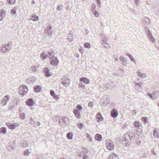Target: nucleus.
I'll list each match as a JSON object with an SVG mask.
<instances>
[{
	"label": "nucleus",
	"instance_id": "obj_19",
	"mask_svg": "<svg viewBox=\"0 0 159 159\" xmlns=\"http://www.w3.org/2000/svg\"><path fill=\"white\" fill-rule=\"evenodd\" d=\"M44 71L46 76L49 77L52 75V73L49 71L48 68H44Z\"/></svg>",
	"mask_w": 159,
	"mask_h": 159
},
{
	"label": "nucleus",
	"instance_id": "obj_1",
	"mask_svg": "<svg viewBox=\"0 0 159 159\" xmlns=\"http://www.w3.org/2000/svg\"><path fill=\"white\" fill-rule=\"evenodd\" d=\"M137 134L132 132L130 134H125L123 136L122 143L126 146H128L130 145V142L135 139Z\"/></svg>",
	"mask_w": 159,
	"mask_h": 159
},
{
	"label": "nucleus",
	"instance_id": "obj_2",
	"mask_svg": "<svg viewBox=\"0 0 159 159\" xmlns=\"http://www.w3.org/2000/svg\"><path fill=\"white\" fill-rule=\"evenodd\" d=\"M1 49L2 50V53H6L9 52V51L11 49V46L10 45V42H9L8 44H4L2 45Z\"/></svg>",
	"mask_w": 159,
	"mask_h": 159
},
{
	"label": "nucleus",
	"instance_id": "obj_22",
	"mask_svg": "<svg viewBox=\"0 0 159 159\" xmlns=\"http://www.w3.org/2000/svg\"><path fill=\"white\" fill-rule=\"evenodd\" d=\"M39 19V17L34 14H33L31 16V19L34 21H37Z\"/></svg>",
	"mask_w": 159,
	"mask_h": 159
},
{
	"label": "nucleus",
	"instance_id": "obj_32",
	"mask_svg": "<svg viewBox=\"0 0 159 159\" xmlns=\"http://www.w3.org/2000/svg\"><path fill=\"white\" fill-rule=\"evenodd\" d=\"M101 43L103 46L105 48H108L110 47L109 45L107 43V42H102Z\"/></svg>",
	"mask_w": 159,
	"mask_h": 159
},
{
	"label": "nucleus",
	"instance_id": "obj_43",
	"mask_svg": "<svg viewBox=\"0 0 159 159\" xmlns=\"http://www.w3.org/2000/svg\"><path fill=\"white\" fill-rule=\"evenodd\" d=\"M30 153V152H29V150L28 149L24 151V155L25 156H28L29 155V153Z\"/></svg>",
	"mask_w": 159,
	"mask_h": 159
},
{
	"label": "nucleus",
	"instance_id": "obj_47",
	"mask_svg": "<svg viewBox=\"0 0 159 159\" xmlns=\"http://www.w3.org/2000/svg\"><path fill=\"white\" fill-rule=\"evenodd\" d=\"M29 121L30 123L33 125H34L35 123L34 120L31 117Z\"/></svg>",
	"mask_w": 159,
	"mask_h": 159
},
{
	"label": "nucleus",
	"instance_id": "obj_9",
	"mask_svg": "<svg viewBox=\"0 0 159 159\" xmlns=\"http://www.w3.org/2000/svg\"><path fill=\"white\" fill-rule=\"evenodd\" d=\"M106 143V146L108 150H111L114 149V144L112 141L110 140L109 141H107Z\"/></svg>",
	"mask_w": 159,
	"mask_h": 159
},
{
	"label": "nucleus",
	"instance_id": "obj_40",
	"mask_svg": "<svg viewBox=\"0 0 159 159\" xmlns=\"http://www.w3.org/2000/svg\"><path fill=\"white\" fill-rule=\"evenodd\" d=\"M127 56L130 58L132 61L134 62V63H135L134 58L129 53H127Z\"/></svg>",
	"mask_w": 159,
	"mask_h": 159
},
{
	"label": "nucleus",
	"instance_id": "obj_50",
	"mask_svg": "<svg viewBox=\"0 0 159 159\" xmlns=\"http://www.w3.org/2000/svg\"><path fill=\"white\" fill-rule=\"evenodd\" d=\"M145 21L146 22L147 24L148 25L150 22V20L149 18H146L145 20Z\"/></svg>",
	"mask_w": 159,
	"mask_h": 159
},
{
	"label": "nucleus",
	"instance_id": "obj_36",
	"mask_svg": "<svg viewBox=\"0 0 159 159\" xmlns=\"http://www.w3.org/2000/svg\"><path fill=\"white\" fill-rule=\"evenodd\" d=\"M72 135L73 134L72 133H68L67 134V137L68 139L71 140L72 139Z\"/></svg>",
	"mask_w": 159,
	"mask_h": 159
},
{
	"label": "nucleus",
	"instance_id": "obj_46",
	"mask_svg": "<svg viewBox=\"0 0 159 159\" xmlns=\"http://www.w3.org/2000/svg\"><path fill=\"white\" fill-rule=\"evenodd\" d=\"M7 1L9 4H13L15 3V0H7Z\"/></svg>",
	"mask_w": 159,
	"mask_h": 159
},
{
	"label": "nucleus",
	"instance_id": "obj_55",
	"mask_svg": "<svg viewBox=\"0 0 159 159\" xmlns=\"http://www.w3.org/2000/svg\"><path fill=\"white\" fill-rule=\"evenodd\" d=\"M151 153L152 154H154V155H156V153L155 152L154 149L152 150L151 151Z\"/></svg>",
	"mask_w": 159,
	"mask_h": 159
},
{
	"label": "nucleus",
	"instance_id": "obj_51",
	"mask_svg": "<svg viewBox=\"0 0 159 159\" xmlns=\"http://www.w3.org/2000/svg\"><path fill=\"white\" fill-rule=\"evenodd\" d=\"M89 107H92L93 106V103L92 102H90L88 104Z\"/></svg>",
	"mask_w": 159,
	"mask_h": 159
},
{
	"label": "nucleus",
	"instance_id": "obj_39",
	"mask_svg": "<svg viewBox=\"0 0 159 159\" xmlns=\"http://www.w3.org/2000/svg\"><path fill=\"white\" fill-rule=\"evenodd\" d=\"M6 132V129L5 127H2L0 129V133L5 134Z\"/></svg>",
	"mask_w": 159,
	"mask_h": 159
},
{
	"label": "nucleus",
	"instance_id": "obj_53",
	"mask_svg": "<svg viewBox=\"0 0 159 159\" xmlns=\"http://www.w3.org/2000/svg\"><path fill=\"white\" fill-rule=\"evenodd\" d=\"M89 156L86 155H84L83 157L84 159H89Z\"/></svg>",
	"mask_w": 159,
	"mask_h": 159
},
{
	"label": "nucleus",
	"instance_id": "obj_6",
	"mask_svg": "<svg viewBox=\"0 0 159 159\" xmlns=\"http://www.w3.org/2000/svg\"><path fill=\"white\" fill-rule=\"evenodd\" d=\"M109 101L110 98L109 97L106 98L105 96L100 101V104L102 106H106L109 103Z\"/></svg>",
	"mask_w": 159,
	"mask_h": 159
},
{
	"label": "nucleus",
	"instance_id": "obj_41",
	"mask_svg": "<svg viewBox=\"0 0 159 159\" xmlns=\"http://www.w3.org/2000/svg\"><path fill=\"white\" fill-rule=\"evenodd\" d=\"M137 113V111L135 110H133L132 111H130L129 112V113L130 114L132 115V116H134Z\"/></svg>",
	"mask_w": 159,
	"mask_h": 159
},
{
	"label": "nucleus",
	"instance_id": "obj_5",
	"mask_svg": "<svg viewBox=\"0 0 159 159\" xmlns=\"http://www.w3.org/2000/svg\"><path fill=\"white\" fill-rule=\"evenodd\" d=\"M49 58L50 59V63L51 65L54 66L58 65L59 61L56 57H49Z\"/></svg>",
	"mask_w": 159,
	"mask_h": 159
},
{
	"label": "nucleus",
	"instance_id": "obj_26",
	"mask_svg": "<svg viewBox=\"0 0 159 159\" xmlns=\"http://www.w3.org/2000/svg\"><path fill=\"white\" fill-rule=\"evenodd\" d=\"M147 95H148L150 98L152 100H153L154 99L156 98V96L155 93H153L152 94H151L150 93H147Z\"/></svg>",
	"mask_w": 159,
	"mask_h": 159
},
{
	"label": "nucleus",
	"instance_id": "obj_49",
	"mask_svg": "<svg viewBox=\"0 0 159 159\" xmlns=\"http://www.w3.org/2000/svg\"><path fill=\"white\" fill-rule=\"evenodd\" d=\"M78 126L80 129H81L83 127V125L82 124L80 123L78 124Z\"/></svg>",
	"mask_w": 159,
	"mask_h": 159
},
{
	"label": "nucleus",
	"instance_id": "obj_18",
	"mask_svg": "<svg viewBox=\"0 0 159 159\" xmlns=\"http://www.w3.org/2000/svg\"><path fill=\"white\" fill-rule=\"evenodd\" d=\"M48 56L47 54H46L44 52L40 54V58L43 61H44L45 59L48 58Z\"/></svg>",
	"mask_w": 159,
	"mask_h": 159
},
{
	"label": "nucleus",
	"instance_id": "obj_7",
	"mask_svg": "<svg viewBox=\"0 0 159 159\" xmlns=\"http://www.w3.org/2000/svg\"><path fill=\"white\" fill-rule=\"evenodd\" d=\"M70 80L67 79L66 77H64L61 79V81L62 84L66 87H68L70 85Z\"/></svg>",
	"mask_w": 159,
	"mask_h": 159
},
{
	"label": "nucleus",
	"instance_id": "obj_11",
	"mask_svg": "<svg viewBox=\"0 0 159 159\" xmlns=\"http://www.w3.org/2000/svg\"><path fill=\"white\" fill-rule=\"evenodd\" d=\"M7 125L10 129L13 130L15 129L16 127L19 126V124L17 123L12 124L10 123H7Z\"/></svg>",
	"mask_w": 159,
	"mask_h": 159
},
{
	"label": "nucleus",
	"instance_id": "obj_10",
	"mask_svg": "<svg viewBox=\"0 0 159 159\" xmlns=\"http://www.w3.org/2000/svg\"><path fill=\"white\" fill-rule=\"evenodd\" d=\"M142 85H143V84L141 83H138L136 82L135 83V88L137 91L141 92L142 91L143 89L142 86Z\"/></svg>",
	"mask_w": 159,
	"mask_h": 159
},
{
	"label": "nucleus",
	"instance_id": "obj_27",
	"mask_svg": "<svg viewBox=\"0 0 159 159\" xmlns=\"http://www.w3.org/2000/svg\"><path fill=\"white\" fill-rule=\"evenodd\" d=\"M137 75L139 76L142 78H144L146 76V75L145 74L139 71L137 72Z\"/></svg>",
	"mask_w": 159,
	"mask_h": 159
},
{
	"label": "nucleus",
	"instance_id": "obj_4",
	"mask_svg": "<svg viewBox=\"0 0 159 159\" xmlns=\"http://www.w3.org/2000/svg\"><path fill=\"white\" fill-rule=\"evenodd\" d=\"M19 90L20 94L24 96L27 93L28 89L26 85H22L19 87Z\"/></svg>",
	"mask_w": 159,
	"mask_h": 159
},
{
	"label": "nucleus",
	"instance_id": "obj_33",
	"mask_svg": "<svg viewBox=\"0 0 159 159\" xmlns=\"http://www.w3.org/2000/svg\"><path fill=\"white\" fill-rule=\"evenodd\" d=\"M48 54L49 55L48 57L49 58V57H54L55 53L53 51H48Z\"/></svg>",
	"mask_w": 159,
	"mask_h": 159
},
{
	"label": "nucleus",
	"instance_id": "obj_28",
	"mask_svg": "<svg viewBox=\"0 0 159 159\" xmlns=\"http://www.w3.org/2000/svg\"><path fill=\"white\" fill-rule=\"evenodd\" d=\"M5 11H0V20L2 19L3 17L5 16Z\"/></svg>",
	"mask_w": 159,
	"mask_h": 159
},
{
	"label": "nucleus",
	"instance_id": "obj_38",
	"mask_svg": "<svg viewBox=\"0 0 159 159\" xmlns=\"http://www.w3.org/2000/svg\"><path fill=\"white\" fill-rule=\"evenodd\" d=\"M20 117L23 120L25 118V114L24 113H21L19 114Z\"/></svg>",
	"mask_w": 159,
	"mask_h": 159
},
{
	"label": "nucleus",
	"instance_id": "obj_8",
	"mask_svg": "<svg viewBox=\"0 0 159 159\" xmlns=\"http://www.w3.org/2000/svg\"><path fill=\"white\" fill-rule=\"evenodd\" d=\"M44 31L45 33L48 34V36L51 37L52 32V26L50 25L48 26V27L45 29Z\"/></svg>",
	"mask_w": 159,
	"mask_h": 159
},
{
	"label": "nucleus",
	"instance_id": "obj_42",
	"mask_svg": "<svg viewBox=\"0 0 159 159\" xmlns=\"http://www.w3.org/2000/svg\"><path fill=\"white\" fill-rule=\"evenodd\" d=\"M17 8L18 7H14L11 10V13L12 14H15L16 11V9H17Z\"/></svg>",
	"mask_w": 159,
	"mask_h": 159
},
{
	"label": "nucleus",
	"instance_id": "obj_56",
	"mask_svg": "<svg viewBox=\"0 0 159 159\" xmlns=\"http://www.w3.org/2000/svg\"><path fill=\"white\" fill-rule=\"evenodd\" d=\"M37 68V67L36 66H35L34 67V70L36 71V68Z\"/></svg>",
	"mask_w": 159,
	"mask_h": 159
},
{
	"label": "nucleus",
	"instance_id": "obj_37",
	"mask_svg": "<svg viewBox=\"0 0 159 159\" xmlns=\"http://www.w3.org/2000/svg\"><path fill=\"white\" fill-rule=\"evenodd\" d=\"M96 6L95 4H93L91 7V10L92 11V12H94L95 11H96Z\"/></svg>",
	"mask_w": 159,
	"mask_h": 159
},
{
	"label": "nucleus",
	"instance_id": "obj_17",
	"mask_svg": "<svg viewBox=\"0 0 159 159\" xmlns=\"http://www.w3.org/2000/svg\"><path fill=\"white\" fill-rule=\"evenodd\" d=\"M108 159H119V158L118 156L116 154L112 153L110 154Z\"/></svg>",
	"mask_w": 159,
	"mask_h": 159
},
{
	"label": "nucleus",
	"instance_id": "obj_45",
	"mask_svg": "<svg viewBox=\"0 0 159 159\" xmlns=\"http://www.w3.org/2000/svg\"><path fill=\"white\" fill-rule=\"evenodd\" d=\"M92 13L96 17H98L99 16V13L96 11H95L94 12H93Z\"/></svg>",
	"mask_w": 159,
	"mask_h": 159
},
{
	"label": "nucleus",
	"instance_id": "obj_23",
	"mask_svg": "<svg viewBox=\"0 0 159 159\" xmlns=\"http://www.w3.org/2000/svg\"><path fill=\"white\" fill-rule=\"evenodd\" d=\"M50 93L51 95L52 96L53 98L56 99H58V96L56 95L54 92L52 90H50Z\"/></svg>",
	"mask_w": 159,
	"mask_h": 159
},
{
	"label": "nucleus",
	"instance_id": "obj_21",
	"mask_svg": "<svg viewBox=\"0 0 159 159\" xmlns=\"http://www.w3.org/2000/svg\"><path fill=\"white\" fill-rule=\"evenodd\" d=\"M119 59L120 61L121 62V64L123 65H125L126 64V61L124 57L122 56H121L119 58Z\"/></svg>",
	"mask_w": 159,
	"mask_h": 159
},
{
	"label": "nucleus",
	"instance_id": "obj_3",
	"mask_svg": "<svg viewBox=\"0 0 159 159\" xmlns=\"http://www.w3.org/2000/svg\"><path fill=\"white\" fill-rule=\"evenodd\" d=\"M80 83L79 84V86L82 89H84L85 86L83 84H89L90 82L89 80L86 77H82L80 78Z\"/></svg>",
	"mask_w": 159,
	"mask_h": 159
},
{
	"label": "nucleus",
	"instance_id": "obj_48",
	"mask_svg": "<svg viewBox=\"0 0 159 159\" xmlns=\"http://www.w3.org/2000/svg\"><path fill=\"white\" fill-rule=\"evenodd\" d=\"M84 46L85 47L88 48H90V45L89 43H85L84 44Z\"/></svg>",
	"mask_w": 159,
	"mask_h": 159
},
{
	"label": "nucleus",
	"instance_id": "obj_57",
	"mask_svg": "<svg viewBox=\"0 0 159 159\" xmlns=\"http://www.w3.org/2000/svg\"><path fill=\"white\" fill-rule=\"evenodd\" d=\"M37 125H40V123L39 122H37Z\"/></svg>",
	"mask_w": 159,
	"mask_h": 159
},
{
	"label": "nucleus",
	"instance_id": "obj_20",
	"mask_svg": "<svg viewBox=\"0 0 159 159\" xmlns=\"http://www.w3.org/2000/svg\"><path fill=\"white\" fill-rule=\"evenodd\" d=\"M73 112L75 114V117L78 119L80 117V112L77 111L76 110H73Z\"/></svg>",
	"mask_w": 159,
	"mask_h": 159
},
{
	"label": "nucleus",
	"instance_id": "obj_25",
	"mask_svg": "<svg viewBox=\"0 0 159 159\" xmlns=\"http://www.w3.org/2000/svg\"><path fill=\"white\" fill-rule=\"evenodd\" d=\"M148 37L150 40L151 41L152 43L155 42V39L152 35V34L150 33L148 34Z\"/></svg>",
	"mask_w": 159,
	"mask_h": 159
},
{
	"label": "nucleus",
	"instance_id": "obj_14",
	"mask_svg": "<svg viewBox=\"0 0 159 159\" xmlns=\"http://www.w3.org/2000/svg\"><path fill=\"white\" fill-rule=\"evenodd\" d=\"M134 127L133 129L135 128V130L138 129V128L139 129L140 127H142V123L139 121H136L134 123Z\"/></svg>",
	"mask_w": 159,
	"mask_h": 159
},
{
	"label": "nucleus",
	"instance_id": "obj_35",
	"mask_svg": "<svg viewBox=\"0 0 159 159\" xmlns=\"http://www.w3.org/2000/svg\"><path fill=\"white\" fill-rule=\"evenodd\" d=\"M102 39L101 40V43L107 42L108 40L107 37L103 36L102 37Z\"/></svg>",
	"mask_w": 159,
	"mask_h": 159
},
{
	"label": "nucleus",
	"instance_id": "obj_58",
	"mask_svg": "<svg viewBox=\"0 0 159 159\" xmlns=\"http://www.w3.org/2000/svg\"><path fill=\"white\" fill-rule=\"evenodd\" d=\"M32 4H34L35 3V1H32L31 2Z\"/></svg>",
	"mask_w": 159,
	"mask_h": 159
},
{
	"label": "nucleus",
	"instance_id": "obj_30",
	"mask_svg": "<svg viewBox=\"0 0 159 159\" xmlns=\"http://www.w3.org/2000/svg\"><path fill=\"white\" fill-rule=\"evenodd\" d=\"M76 108H75L74 110H76L77 111L80 112L81 111L82 109V107L80 105H77L76 107Z\"/></svg>",
	"mask_w": 159,
	"mask_h": 159
},
{
	"label": "nucleus",
	"instance_id": "obj_34",
	"mask_svg": "<svg viewBox=\"0 0 159 159\" xmlns=\"http://www.w3.org/2000/svg\"><path fill=\"white\" fill-rule=\"evenodd\" d=\"M34 89L35 91L36 92H39L41 90V87L40 86H35Z\"/></svg>",
	"mask_w": 159,
	"mask_h": 159
},
{
	"label": "nucleus",
	"instance_id": "obj_44",
	"mask_svg": "<svg viewBox=\"0 0 159 159\" xmlns=\"http://www.w3.org/2000/svg\"><path fill=\"white\" fill-rule=\"evenodd\" d=\"M141 120L143 122L146 123H147L148 122V118L146 117H143Z\"/></svg>",
	"mask_w": 159,
	"mask_h": 159
},
{
	"label": "nucleus",
	"instance_id": "obj_31",
	"mask_svg": "<svg viewBox=\"0 0 159 159\" xmlns=\"http://www.w3.org/2000/svg\"><path fill=\"white\" fill-rule=\"evenodd\" d=\"M81 151L84 154H87L89 152V150L88 149L83 147L81 148Z\"/></svg>",
	"mask_w": 159,
	"mask_h": 159
},
{
	"label": "nucleus",
	"instance_id": "obj_15",
	"mask_svg": "<svg viewBox=\"0 0 159 159\" xmlns=\"http://www.w3.org/2000/svg\"><path fill=\"white\" fill-rule=\"evenodd\" d=\"M153 135L154 138L159 137V130L157 128H154L153 131Z\"/></svg>",
	"mask_w": 159,
	"mask_h": 159
},
{
	"label": "nucleus",
	"instance_id": "obj_54",
	"mask_svg": "<svg viewBox=\"0 0 159 159\" xmlns=\"http://www.w3.org/2000/svg\"><path fill=\"white\" fill-rule=\"evenodd\" d=\"M97 3L99 5V7H101V1L100 0H97Z\"/></svg>",
	"mask_w": 159,
	"mask_h": 159
},
{
	"label": "nucleus",
	"instance_id": "obj_24",
	"mask_svg": "<svg viewBox=\"0 0 159 159\" xmlns=\"http://www.w3.org/2000/svg\"><path fill=\"white\" fill-rule=\"evenodd\" d=\"M95 139L98 141H100L102 139V136L101 135L99 134H97L95 135Z\"/></svg>",
	"mask_w": 159,
	"mask_h": 159
},
{
	"label": "nucleus",
	"instance_id": "obj_60",
	"mask_svg": "<svg viewBox=\"0 0 159 159\" xmlns=\"http://www.w3.org/2000/svg\"><path fill=\"white\" fill-rule=\"evenodd\" d=\"M83 49H80V52H81V51H83Z\"/></svg>",
	"mask_w": 159,
	"mask_h": 159
},
{
	"label": "nucleus",
	"instance_id": "obj_59",
	"mask_svg": "<svg viewBox=\"0 0 159 159\" xmlns=\"http://www.w3.org/2000/svg\"><path fill=\"white\" fill-rule=\"evenodd\" d=\"M156 48L158 49L159 50V46H156Z\"/></svg>",
	"mask_w": 159,
	"mask_h": 159
},
{
	"label": "nucleus",
	"instance_id": "obj_62",
	"mask_svg": "<svg viewBox=\"0 0 159 159\" xmlns=\"http://www.w3.org/2000/svg\"><path fill=\"white\" fill-rule=\"evenodd\" d=\"M158 106L159 107V103H158Z\"/></svg>",
	"mask_w": 159,
	"mask_h": 159
},
{
	"label": "nucleus",
	"instance_id": "obj_12",
	"mask_svg": "<svg viewBox=\"0 0 159 159\" xmlns=\"http://www.w3.org/2000/svg\"><path fill=\"white\" fill-rule=\"evenodd\" d=\"M9 96L7 95L3 98L2 100L1 101V103L3 106H4L6 104L7 102L9 100Z\"/></svg>",
	"mask_w": 159,
	"mask_h": 159
},
{
	"label": "nucleus",
	"instance_id": "obj_13",
	"mask_svg": "<svg viewBox=\"0 0 159 159\" xmlns=\"http://www.w3.org/2000/svg\"><path fill=\"white\" fill-rule=\"evenodd\" d=\"M111 115L112 117L116 118L118 115L117 110L115 109H113L111 111Z\"/></svg>",
	"mask_w": 159,
	"mask_h": 159
},
{
	"label": "nucleus",
	"instance_id": "obj_29",
	"mask_svg": "<svg viewBox=\"0 0 159 159\" xmlns=\"http://www.w3.org/2000/svg\"><path fill=\"white\" fill-rule=\"evenodd\" d=\"M96 117L98 121H101L102 119V117L100 113H98L96 115Z\"/></svg>",
	"mask_w": 159,
	"mask_h": 159
},
{
	"label": "nucleus",
	"instance_id": "obj_52",
	"mask_svg": "<svg viewBox=\"0 0 159 159\" xmlns=\"http://www.w3.org/2000/svg\"><path fill=\"white\" fill-rule=\"evenodd\" d=\"M62 9V5H59L58 6V7L57 8V10L60 11Z\"/></svg>",
	"mask_w": 159,
	"mask_h": 159
},
{
	"label": "nucleus",
	"instance_id": "obj_16",
	"mask_svg": "<svg viewBox=\"0 0 159 159\" xmlns=\"http://www.w3.org/2000/svg\"><path fill=\"white\" fill-rule=\"evenodd\" d=\"M26 104L29 106H31L34 104V101L31 98L28 99L26 102Z\"/></svg>",
	"mask_w": 159,
	"mask_h": 159
},
{
	"label": "nucleus",
	"instance_id": "obj_61",
	"mask_svg": "<svg viewBox=\"0 0 159 159\" xmlns=\"http://www.w3.org/2000/svg\"><path fill=\"white\" fill-rule=\"evenodd\" d=\"M116 61H118V59H116Z\"/></svg>",
	"mask_w": 159,
	"mask_h": 159
}]
</instances>
